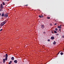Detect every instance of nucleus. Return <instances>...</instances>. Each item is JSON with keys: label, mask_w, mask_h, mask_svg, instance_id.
Segmentation results:
<instances>
[{"label": "nucleus", "mask_w": 64, "mask_h": 64, "mask_svg": "<svg viewBox=\"0 0 64 64\" xmlns=\"http://www.w3.org/2000/svg\"><path fill=\"white\" fill-rule=\"evenodd\" d=\"M8 54H6V58H5V59L6 61H7V58H8Z\"/></svg>", "instance_id": "f257e3e1"}, {"label": "nucleus", "mask_w": 64, "mask_h": 64, "mask_svg": "<svg viewBox=\"0 0 64 64\" xmlns=\"http://www.w3.org/2000/svg\"><path fill=\"white\" fill-rule=\"evenodd\" d=\"M6 23L4 22V21L3 22H2V23H1V26H3Z\"/></svg>", "instance_id": "f03ea898"}, {"label": "nucleus", "mask_w": 64, "mask_h": 64, "mask_svg": "<svg viewBox=\"0 0 64 64\" xmlns=\"http://www.w3.org/2000/svg\"><path fill=\"white\" fill-rule=\"evenodd\" d=\"M8 16V14L6 13V14H4V17H7Z\"/></svg>", "instance_id": "7ed1b4c3"}, {"label": "nucleus", "mask_w": 64, "mask_h": 64, "mask_svg": "<svg viewBox=\"0 0 64 64\" xmlns=\"http://www.w3.org/2000/svg\"><path fill=\"white\" fill-rule=\"evenodd\" d=\"M2 17H5V14H4V13H3L2 14Z\"/></svg>", "instance_id": "20e7f679"}, {"label": "nucleus", "mask_w": 64, "mask_h": 64, "mask_svg": "<svg viewBox=\"0 0 64 64\" xmlns=\"http://www.w3.org/2000/svg\"><path fill=\"white\" fill-rule=\"evenodd\" d=\"M3 5H2V4H1L0 6L1 9H2V8H3Z\"/></svg>", "instance_id": "39448f33"}, {"label": "nucleus", "mask_w": 64, "mask_h": 64, "mask_svg": "<svg viewBox=\"0 0 64 64\" xmlns=\"http://www.w3.org/2000/svg\"><path fill=\"white\" fill-rule=\"evenodd\" d=\"M44 25H42L41 26V28H42V29H44Z\"/></svg>", "instance_id": "423d86ee"}, {"label": "nucleus", "mask_w": 64, "mask_h": 64, "mask_svg": "<svg viewBox=\"0 0 64 64\" xmlns=\"http://www.w3.org/2000/svg\"><path fill=\"white\" fill-rule=\"evenodd\" d=\"M51 39L52 40H53L54 39V37L53 36H52L51 37Z\"/></svg>", "instance_id": "0eeeda50"}, {"label": "nucleus", "mask_w": 64, "mask_h": 64, "mask_svg": "<svg viewBox=\"0 0 64 64\" xmlns=\"http://www.w3.org/2000/svg\"><path fill=\"white\" fill-rule=\"evenodd\" d=\"M5 62V59H3V63H4Z\"/></svg>", "instance_id": "6e6552de"}, {"label": "nucleus", "mask_w": 64, "mask_h": 64, "mask_svg": "<svg viewBox=\"0 0 64 64\" xmlns=\"http://www.w3.org/2000/svg\"><path fill=\"white\" fill-rule=\"evenodd\" d=\"M14 63H17V60H15L14 61Z\"/></svg>", "instance_id": "1a4fd4ad"}, {"label": "nucleus", "mask_w": 64, "mask_h": 64, "mask_svg": "<svg viewBox=\"0 0 64 64\" xmlns=\"http://www.w3.org/2000/svg\"><path fill=\"white\" fill-rule=\"evenodd\" d=\"M39 17L40 18H42V17H43L44 16H39Z\"/></svg>", "instance_id": "9d476101"}, {"label": "nucleus", "mask_w": 64, "mask_h": 64, "mask_svg": "<svg viewBox=\"0 0 64 64\" xmlns=\"http://www.w3.org/2000/svg\"><path fill=\"white\" fill-rule=\"evenodd\" d=\"M11 59L12 60H14V57H12L11 58Z\"/></svg>", "instance_id": "9b49d317"}, {"label": "nucleus", "mask_w": 64, "mask_h": 64, "mask_svg": "<svg viewBox=\"0 0 64 64\" xmlns=\"http://www.w3.org/2000/svg\"><path fill=\"white\" fill-rule=\"evenodd\" d=\"M54 33H55V34H56V33H57V32H56V31L54 30Z\"/></svg>", "instance_id": "f8f14e48"}, {"label": "nucleus", "mask_w": 64, "mask_h": 64, "mask_svg": "<svg viewBox=\"0 0 64 64\" xmlns=\"http://www.w3.org/2000/svg\"><path fill=\"white\" fill-rule=\"evenodd\" d=\"M7 21H8L7 20H5L4 21V22H5V23H6V22H7Z\"/></svg>", "instance_id": "ddd939ff"}, {"label": "nucleus", "mask_w": 64, "mask_h": 64, "mask_svg": "<svg viewBox=\"0 0 64 64\" xmlns=\"http://www.w3.org/2000/svg\"><path fill=\"white\" fill-rule=\"evenodd\" d=\"M54 43H53V44L54 45H55L56 44V42L55 41H54Z\"/></svg>", "instance_id": "4468645a"}, {"label": "nucleus", "mask_w": 64, "mask_h": 64, "mask_svg": "<svg viewBox=\"0 0 64 64\" xmlns=\"http://www.w3.org/2000/svg\"><path fill=\"white\" fill-rule=\"evenodd\" d=\"M58 28H59V29H60L61 28V27L60 26H58Z\"/></svg>", "instance_id": "2eb2a0df"}, {"label": "nucleus", "mask_w": 64, "mask_h": 64, "mask_svg": "<svg viewBox=\"0 0 64 64\" xmlns=\"http://www.w3.org/2000/svg\"><path fill=\"white\" fill-rule=\"evenodd\" d=\"M60 54L61 55H63V53L62 52H61L60 53Z\"/></svg>", "instance_id": "dca6fc26"}, {"label": "nucleus", "mask_w": 64, "mask_h": 64, "mask_svg": "<svg viewBox=\"0 0 64 64\" xmlns=\"http://www.w3.org/2000/svg\"><path fill=\"white\" fill-rule=\"evenodd\" d=\"M2 4H3V5H5V2H2Z\"/></svg>", "instance_id": "f3484780"}, {"label": "nucleus", "mask_w": 64, "mask_h": 64, "mask_svg": "<svg viewBox=\"0 0 64 64\" xmlns=\"http://www.w3.org/2000/svg\"><path fill=\"white\" fill-rule=\"evenodd\" d=\"M47 18L48 19H50V17H48Z\"/></svg>", "instance_id": "a211bd4d"}, {"label": "nucleus", "mask_w": 64, "mask_h": 64, "mask_svg": "<svg viewBox=\"0 0 64 64\" xmlns=\"http://www.w3.org/2000/svg\"><path fill=\"white\" fill-rule=\"evenodd\" d=\"M55 30H56V31H58V29H57V28H56L55 29Z\"/></svg>", "instance_id": "6ab92c4d"}, {"label": "nucleus", "mask_w": 64, "mask_h": 64, "mask_svg": "<svg viewBox=\"0 0 64 64\" xmlns=\"http://www.w3.org/2000/svg\"><path fill=\"white\" fill-rule=\"evenodd\" d=\"M12 62V61H10V63H11Z\"/></svg>", "instance_id": "aec40b11"}, {"label": "nucleus", "mask_w": 64, "mask_h": 64, "mask_svg": "<svg viewBox=\"0 0 64 64\" xmlns=\"http://www.w3.org/2000/svg\"><path fill=\"white\" fill-rule=\"evenodd\" d=\"M48 40V41L49 42V41H50V40L49 39Z\"/></svg>", "instance_id": "412c9836"}, {"label": "nucleus", "mask_w": 64, "mask_h": 64, "mask_svg": "<svg viewBox=\"0 0 64 64\" xmlns=\"http://www.w3.org/2000/svg\"><path fill=\"white\" fill-rule=\"evenodd\" d=\"M60 52H58V54L59 53H60Z\"/></svg>", "instance_id": "4be33fe9"}, {"label": "nucleus", "mask_w": 64, "mask_h": 64, "mask_svg": "<svg viewBox=\"0 0 64 64\" xmlns=\"http://www.w3.org/2000/svg\"><path fill=\"white\" fill-rule=\"evenodd\" d=\"M28 6V5H25V6Z\"/></svg>", "instance_id": "5701e85b"}, {"label": "nucleus", "mask_w": 64, "mask_h": 64, "mask_svg": "<svg viewBox=\"0 0 64 64\" xmlns=\"http://www.w3.org/2000/svg\"><path fill=\"white\" fill-rule=\"evenodd\" d=\"M59 30H60V32H61V29H59Z\"/></svg>", "instance_id": "b1692460"}, {"label": "nucleus", "mask_w": 64, "mask_h": 64, "mask_svg": "<svg viewBox=\"0 0 64 64\" xmlns=\"http://www.w3.org/2000/svg\"><path fill=\"white\" fill-rule=\"evenodd\" d=\"M2 29H1L0 30V31H2Z\"/></svg>", "instance_id": "393cba45"}, {"label": "nucleus", "mask_w": 64, "mask_h": 64, "mask_svg": "<svg viewBox=\"0 0 64 64\" xmlns=\"http://www.w3.org/2000/svg\"><path fill=\"white\" fill-rule=\"evenodd\" d=\"M62 38H64V36H62Z\"/></svg>", "instance_id": "a878e982"}, {"label": "nucleus", "mask_w": 64, "mask_h": 64, "mask_svg": "<svg viewBox=\"0 0 64 64\" xmlns=\"http://www.w3.org/2000/svg\"><path fill=\"white\" fill-rule=\"evenodd\" d=\"M56 35H59V34H57Z\"/></svg>", "instance_id": "bb28decb"}, {"label": "nucleus", "mask_w": 64, "mask_h": 64, "mask_svg": "<svg viewBox=\"0 0 64 64\" xmlns=\"http://www.w3.org/2000/svg\"><path fill=\"white\" fill-rule=\"evenodd\" d=\"M54 25H57V24H55Z\"/></svg>", "instance_id": "cd10ccee"}, {"label": "nucleus", "mask_w": 64, "mask_h": 64, "mask_svg": "<svg viewBox=\"0 0 64 64\" xmlns=\"http://www.w3.org/2000/svg\"><path fill=\"white\" fill-rule=\"evenodd\" d=\"M3 57H5V55Z\"/></svg>", "instance_id": "c85d7f7f"}, {"label": "nucleus", "mask_w": 64, "mask_h": 64, "mask_svg": "<svg viewBox=\"0 0 64 64\" xmlns=\"http://www.w3.org/2000/svg\"><path fill=\"white\" fill-rule=\"evenodd\" d=\"M8 64H11V63L10 62H9Z\"/></svg>", "instance_id": "c756f323"}, {"label": "nucleus", "mask_w": 64, "mask_h": 64, "mask_svg": "<svg viewBox=\"0 0 64 64\" xmlns=\"http://www.w3.org/2000/svg\"><path fill=\"white\" fill-rule=\"evenodd\" d=\"M62 26V25H60V27H61Z\"/></svg>", "instance_id": "7c9ffc66"}, {"label": "nucleus", "mask_w": 64, "mask_h": 64, "mask_svg": "<svg viewBox=\"0 0 64 64\" xmlns=\"http://www.w3.org/2000/svg\"><path fill=\"white\" fill-rule=\"evenodd\" d=\"M50 25H51V26H52V24H50Z\"/></svg>", "instance_id": "2f4dec72"}, {"label": "nucleus", "mask_w": 64, "mask_h": 64, "mask_svg": "<svg viewBox=\"0 0 64 64\" xmlns=\"http://www.w3.org/2000/svg\"><path fill=\"white\" fill-rule=\"evenodd\" d=\"M1 14L0 13V16H1Z\"/></svg>", "instance_id": "473e14b6"}, {"label": "nucleus", "mask_w": 64, "mask_h": 64, "mask_svg": "<svg viewBox=\"0 0 64 64\" xmlns=\"http://www.w3.org/2000/svg\"><path fill=\"white\" fill-rule=\"evenodd\" d=\"M6 1H9V0H6Z\"/></svg>", "instance_id": "72a5a7b5"}, {"label": "nucleus", "mask_w": 64, "mask_h": 64, "mask_svg": "<svg viewBox=\"0 0 64 64\" xmlns=\"http://www.w3.org/2000/svg\"><path fill=\"white\" fill-rule=\"evenodd\" d=\"M3 18H2V19H3Z\"/></svg>", "instance_id": "f704fd0d"}, {"label": "nucleus", "mask_w": 64, "mask_h": 64, "mask_svg": "<svg viewBox=\"0 0 64 64\" xmlns=\"http://www.w3.org/2000/svg\"><path fill=\"white\" fill-rule=\"evenodd\" d=\"M55 21H56L55 20Z\"/></svg>", "instance_id": "c9c22d12"}, {"label": "nucleus", "mask_w": 64, "mask_h": 64, "mask_svg": "<svg viewBox=\"0 0 64 64\" xmlns=\"http://www.w3.org/2000/svg\"><path fill=\"white\" fill-rule=\"evenodd\" d=\"M28 23H29V22H28Z\"/></svg>", "instance_id": "e433bc0d"}]
</instances>
